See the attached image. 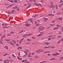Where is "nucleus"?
<instances>
[{
    "mask_svg": "<svg viewBox=\"0 0 63 63\" xmlns=\"http://www.w3.org/2000/svg\"><path fill=\"white\" fill-rule=\"evenodd\" d=\"M50 38L51 39H54V38H56V36H55V35H53L52 36H51L50 37Z\"/></svg>",
    "mask_w": 63,
    "mask_h": 63,
    "instance_id": "1",
    "label": "nucleus"
},
{
    "mask_svg": "<svg viewBox=\"0 0 63 63\" xmlns=\"http://www.w3.org/2000/svg\"><path fill=\"white\" fill-rule=\"evenodd\" d=\"M9 43L10 44H11V45H12V46H13V47H14V44H13L12 42H10Z\"/></svg>",
    "mask_w": 63,
    "mask_h": 63,
    "instance_id": "2",
    "label": "nucleus"
},
{
    "mask_svg": "<svg viewBox=\"0 0 63 63\" xmlns=\"http://www.w3.org/2000/svg\"><path fill=\"white\" fill-rule=\"evenodd\" d=\"M27 23V24H26L25 25L26 26H27L28 27H29V24H28V23Z\"/></svg>",
    "mask_w": 63,
    "mask_h": 63,
    "instance_id": "3",
    "label": "nucleus"
},
{
    "mask_svg": "<svg viewBox=\"0 0 63 63\" xmlns=\"http://www.w3.org/2000/svg\"><path fill=\"white\" fill-rule=\"evenodd\" d=\"M38 16V14H35L32 16V17H35V16Z\"/></svg>",
    "mask_w": 63,
    "mask_h": 63,
    "instance_id": "4",
    "label": "nucleus"
},
{
    "mask_svg": "<svg viewBox=\"0 0 63 63\" xmlns=\"http://www.w3.org/2000/svg\"><path fill=\"white\" fill-rule=\"evenodd\" d=\"M4 48L6 49H8V47L7 46H5L4 47Z\"/></svg>",
    "mask_w": 63,
    "mask_h": 63,
    "instance_id": "5",
    "label": "nucleus"
},
{
    "mask_svg": "<svg viewBox=\"0 0 63 63\" xmlns=\"http://www.w3.org/2000/svg\"><path fill=\"white\" fill-rule=\"evenodd\" d=\"M5 37H6V36L5 35H3V36H2L1 39H2L4 38H5Z\"/></svg>",
    "mask_w": 63,
    "mask_h": 63,
    "instance_id": "6",
    "label": "nucleus"
},
{
    "mask_svg": "<svg viewBox=\"0 0 63 63\" xmlns=\"http://www.w3.org/2000/svg\"><path fill=\"white\" fill-rule=\"evenodd\" d=\"M27 41H28V42H30V41H32V39H28L27 40Z\"/></svg>",
    "mask_w": 63,
    "mask_h": 63,
    "instance_id": "7",
    "label": "nucleus"
},
{
    "mask_svg": "<svg viewBox=\"0 0 63 63\" xmlns=\"http://www.w3.org/2000/svg\"><path fill=\"white\" fill-rule=\"evenodd\" d=\"M40 51H41V49H40L38 50H37L36 51V53H38V52H40Z\"/></svg>",
    "mask_w": 63,
    "mask_h": 63,
    "instance_id": "8",
    "label": "nucleus"
},
{
    "mask_svg": "<svg viewBox=\"0 0 63 63\" xmlns=\"http://www.w3.org/2000/svg\"><path fill=\"white\" fill-rule=\"evenodd\" d=\"M8 1L11 2V3H14V0H8Z\"/></svg>",
    "mask_w": 63,
    "mask_h": 63,
    "instance_id": "9",
    "label": "nucleus"
},
{
    "mask_svg": "<svg viewBox=\"0 0 63 63\" xmlns=\"http://www.w3.org/2000/svg\"><path fill=\"white\" fill-rule=\"evenodd\" d=\"M42 34H40L37 35V36H38V37H40V36H42Z\"/></svg>",
    "mask_w": 63,
    "mask_h": 63,
    "instance_id": "10",
    "label": "nucleus"
},
{
    "mask_svg": "<svg viewBox=\"0 0 63 63\" xmlns=\"http://www.w3.org/2000/svg\"><path fill=\"white\" fill-rule=\"evenodd\" d=\"M58 27H56L53 30H55L56 29H58Z\"/></svg>",
    "mask_w": 63,
    "mask_h": 63,
    "instance_id": "11",
    "label": "nucleus"
},
{
    "mask_svg": "<svg viewBox=\"0 0 63 63\" xmlns=\"http://www.w3.org/2000/svg\"><path fill=\"white\" fill-rule=\"evenodd\" d=\"M58 19H59V20H62V18H58Z\"/></svg>",
    "mask_w": 63,
    "mask_h": 63,
    "instance_id": "12",
    "label": "nucleus"
},
{
    "mask_svg": "<svg viewBox=\"0 0 63 63\" xmlns=\"http://www.w3.org/2000/svg\"><path fill=\"white\" fill-rule=\"evenodd\" d=\"M19 49H22V48L21 47H19L17 49H18V50H19Z\"/></svg>",
    "mask_w": 63,
    "mask_h": 63,
    "instance_id": "13",
    "label": "nucleus"
},
{
    "mask_svg": "<svg viewBox=\"0 0 63 63\" xmlns=\"http://www.w3.org/2000/svg\"><path fill=\"white\" fill-rule=\"evenodd\" d=\"M15 12V10H13L12 11H11V13H14Z\"/></svg>",
    "mask_w": 63,
    "mask_h": 63,
    "instance_id": "14",
    "label": "nucleus"
},
{
    "mask_svg": "<svg viewBox=\"0 0 63 63\" xmlns=\"http://www.w3.org/2000/svg\"><path fill=\"white\" fill-rule=\"evenodd\" d=\"M13 6V4H11L9 6H8V7H9V8H10L11 7H12V6Z\"/></svg>",
    "mask_w": 63,
    "mask_h": 63,
    "instance_id": "15",
    "label": "nucleus"
},
{
    "mask_svg": "<svg viewBox=\"0 0 63 63\" xmlns=\"http://www.w3.org/2000/svg\"><path fill=\"white\" fill-rule=\"evenodd\" d=\"M3 4H4V5H6V6H8V5H9V4H7L5 3H4Z\"/></svg>",
    "mask_w": 63,
    "mask_h": 63,
    "instance_id": "16",
    "label": "nucleus"
},
{
    "mask_svg": "<svg viewBox=\"0 0 63 63\" xmlns=\"http://www.w3.org/2000/svg\"><path fill=\"white\" fill-rule=\"evenodd\" d=\"M6 41H11V40H10V39H6Z\"/></svg>",
    "mask_w": 63,
    "mask_h": 63,
    "instance_id": "17",
    "label": "nucleus"
},
{
    "mask_svg": "<svg viewBox=\"0 0 63 63\" xmlns=\"http://www.w3.org/2000/svg\"><path fill=\"white\" fill-rule=\"evenodd\" d=\"M23 32V30H21L19 32L20 33H22V32Z\"/></svg>",
    "mask_w": 63,
    "mask_h": 63,
    "instance_id": "18",
    "label": "nucleus"
},
{
    "mask_svg": "<svg viewBox=\"0 0 63 63\" xmlns=\"http://www.w3.org/2000/svg\"><path fill=\"white\" fill-rule=\"evenodd\" d=\"M63 59V57H61L60 59V60H62V59Z\"/></svg>",
    "mask_w": 63,
    "mask_h": 63,
    "instance_id": "19",
    "label": "nucleus"
},
{
    "mask_svg": "<svg viewBox=\"0 0 63 63\" xmlns=\"http://www.w3.org/2000/svg\"><path fill=\"white\" fill-rule=\"evenodd\" d=\"M44 19H45V21H47V19H48V18H45Z\"/></svg>",
    "mask_w": 63,
    "mask_h": 63,
    "instance_id": "20",
    "label": "nucleus"
},
{
    "mask_svg": "<svg viewBox=\"0 0 63 63\" xmlns=\"http://www.w3.org/2000/svg\"><path fill=\"white\" fill-rule=\"evenodd\" d=\"M41 34H44V32H42L41 31L40 32Z\"/></svg>",
    "mask_w": 63,
    "mask_h": 63,
    "instance_id": "21",
    "label": "nucleus"
},
{
    "mask_svg": "<svg viewBox=\"0 0 63 63\" xmlns=\"http://www.w3.org/2000/svg\"><path fill=\"white\" fill-rule=\"evenodd\" d=\"M26 51L27 52H29V51L28 50V49H26Z\"/></svg>",
    "mask_w": 63,
    "mask_h": 63,
    "instance_id": "22",
    "label": "nucleus"
},
{
    "mask_svg": "<svg viewBox=\"0 0 63 63\" xmlns=\"http://www.w3.org/2000/svg\"><path fill=\"white\" fill-rule=\"evenodd\" d=\"M55 58H52L50 60V61H52V60H55Z\"/></svg>",
    "mask_w": 63,
    "mask_h": 63,
    "instance_id": "23",
    "label": "nucleus"
},
{
    "mask_svg": "<svg viewBox=\"0 0 63 63\" xmlns=\"http://www.w3.org/2000/svg\"><path fill=\"white\" fill-rule=\"evenodd\" d=\"M11 34L8 33L7 34V36H11Z\"/></svg>",
    "mask_w": 63,
    "mask_h": 63,
    "instance_id": "24",
    "label": "nucleus"
},
{
    "mask_svg": "<svg viewBox=\"0 0 63 63\" xmlns=\"http://www.w3.org/2000/svg\"><path fill=\"white\" fill-rule=\"evenodd\" d=\"M9 28V27H3V28H5V29H6V28Z\"/></svg>",
    "mask_w": 63,
    "mask_h": 63,
    "instance_id": "25",
    "label": "nucleus"
},
{
    "mask_svg": "<svg viewBox=\"0 0 63 63\" xmlns=\"http://www.w3.org/2000/svg\"><path fill=\"white\" fill-rule=\"evenodd\" d=\"M45 44H46V45H49V43H48V42H46L45 43Z\"/></svg>",
    "mask_w": 63,
    "mask_h": 63,
    "instance_id": "26",
    "label": "nucleus"
},
{
    "mask_svg": "<svg viewBox=\"0 0 63 63\" xmlns=\"http://www.w3.org/2000/svg\"><path fill=\"white\" fill-rule=\"evenodd\" d=\"M53 56H56V54L53 53L52 54Z\"/></svg>",
    "mask_w": 63,
    "mask_h": 63,
    "instance_id": "27",
    "label": "nucleus"
},
{
    "mask_svg": "<svg viewBox=\"0 0 63 63\" xmlns=\"http://www.w3.org/2000/svg\"><path fill=\"white\" fill-rule=\"evenodd\" d=\"M59 54L58 53H56V55H59Z\"/></svg>",
    "mask_w": 63,
    "mask_h": 63,
    "instance_id": "28",
    "label": "nucleus"
},
{
    "mask_svg": "<svg viewBox=\"0 0 63 63\" xmlns=\"http://www.w3.org/2000/svg\"><path fill=\"white\" fill-rule=\"evenodd\" d=\"M49 52H50L47 51V52H44V53H49Z\"/></svg>",
    "mask_w": 63,
    "mask_h": 63,
    "instance_id": "29",
    "label": "nucleus"
},
{
    "mask_svg": "<svg viewBox=\"0 0 63 63\" xmlns=\"http://www.w3.org/2000/svg\"><path fill=\"white\" fill-rule=\"evenodd\" d=\"M31 5H29L28 6V7H27V9H28V8H30V7H31Z\"/></svg>",
    "mask_w": 63,
    "mask_h": 63,
    "instance_id": "30",
    "label": "nucleus"
},
{
    "mask_svg": "<svg viewBox=\"0 0 63 63\" xmlns=\"http://www.w3.org/2000/svg\"><path fill=\"white\" fill-rule=\"evenodd\" d=\"M14 2H15V3H17V0H14Z\"/></svg>",
    "mask_w": 63,
    "mask_h": 63,
    "instance_id": "31",
    "label": "nucleus"
},
{
    "mask_svg": "<svg viewBox=\"0 0 63 63\" xmlns=\"http://www.w3.org/2000/svg\"><path fill=\"white\" fill-rule=\"evenodd\" d=\"M7 63V61L6 60H5L4 61V63Z\"/></svg>",
    "mask_w": 63,
    "mask_h": 63,
    "instance_id": "32",
    "label": "nucleus"
},
{
    "mask_svg": "<svg viewBox=\"0 0 63 63\" xmlns=\"http://www.w3.org/2000/svg\"><path fill=\"white\" fill-rule=\"evenodd\" d=\"M44 62H46V61H44L43 62H40V63H44Z\"/></svg>",
    "mask_w": 63,
    "mask_h": 63,
    "instance_id": "33",
    "label": "nucleus"
},
{
    "mask_svg": "<svg viewBox=\"0 0 63 63\" xmlns=\"http://www.w3.org/2000/svg\"><path fill=\"white\" fill-rule=\"evenodd\" d=\"M18 59H19V60H21L22 59V58H19Z\"/></svg>",
    "mask_w": 63,
    "mask_h": 63,
    "instance_id": "34",
    "label": "nucleus"
},
{
    "mask_svg": "<svg viewBox=\"0 0 63 63\" xmlns=\"http://www.w3.org/2000/svg\"><path fill=\"white\" fill-rule=\"evenodd\" d=\"M24 53L26 54V55H27V52L26 51H24Z\"/></svg>",
    "mask_w": 63,
    "mask_h": 63,
    "instance_id": "35",
    "label": "nucleus"
},
{
    "mask_svg": "<svg viewBox=\"0 0 63 63\" xmlns=\"http://www.w3.org/2000/svg\"><path fill=\"white\" fill-rule=\"evenodd\" d=\"M6 55H8V54H7V53H6L4 55V56H5Z\"/></svg>",
    "mask_w": 63,
    "mask_h": 63,
    "instance_id": "36",
    "label": "nucleus"
},
{
    "mask_svg": "<svg viewBox=\"0 0 63 63\" xmlns=\"http://www.w3.org/2000/svg\"><path fill=\"white\" fill-rule=\"evenodd\" d=\"M11 34H14V32H10Z\"/></svg>",
    "mask_w": 63,
    "mask_h": 63,
    "instance_id": "37",
    "label": "nucleus"
},
{
    "mask_svg": "<svg viewBox=\"0 0 63 63\" xmlns=\"http://www.w3.org/2000/svg\"><path fill=\"white\" fill-rule=\"evenodd\" d=\"M15 7H16V9L17 10V9H18V7L15 6Z\"/></svg>",
    "mask_w": 63,
    "mask_h": 63,
    "instance_id": "38",
    "label": "nucleus"
},
{
    "mask_svg": "<svg viewBox=\"0 0 63 63\" xmlns=\"http://www.w3.org/2000/svg\"><path fill=\"white\" fill-rule=\"evenodd\" d=\"M50 25H51V26H54V25H55V24H53L52 25L50 24Z\"/></svg>",
    "mask_w": 63,
    "mask_h": 63,
    "instance_id": "39",
    "label": "nucleus"
},
{
    "mask_svg": "<svg viewBox=\"0 0 63 63\" xmlns=\"http://www.w3.org/2000/svg\"><path fill=\"white\" fill-rule=\"evenodd\" d=\"M8 62H9L10 61V60L8 59H7L6 60Z\"/></svg>",
    "mask_w": 63,
    "mask_h": 63,
    "instance_id": "40",
    "label": "nucleus"
},
{
    "mask_svg": "<svg viewBox=\"0 0 63 63\" xmlns=\"http://www.w3.org/2000/svg\"><path fill=\"white\" fill-rule=\"evenodd\" d=\"M30 1L31 2H32L33 0H30Z\"/></svg>",
    "mask_w": 63,
    "mask_h": 63,
    "instance_id": "41",
    "label": "nucleus"
},
{
    "mask_svg": "<svg viewBox=\"0 0 63 63\" xmlns=\"http://www.w3.org/2000/svg\"><path fill=\"white\" fill-rule=\"evenodd\" d=\"M36 3H34L33 4V5H36Z\"/></svg>",
    "mask_w": 63,
    "mask_h": 63,
    "instance_id": "42",
    "label": "nucleus"
},
{
    "mask_svg": "<svg viewBox=\"0 0 63 63\" xmlns=\"http://www.w3.org/2000/svg\"><path fill=\"white\" fill-rule=\"evenodd\" d=\"M61 4H60L59 6V8H61Z\"/></svg>",
    "mask_w": 63,
    "mask_h": 63,
    "instance_id": "43",
    "label": "nucleus"
},
{
    "mask_svg": "<svg viewBox=\"0 0 63 63\" xmlns=\"http://www.w3.org/2000/svg\"><path fill=\"white\" fill-rule=\"evenodd\" d=\"M60 42H61V41H58V44H60Z\"/></svg>",
    "mask_w": 63,
    "mask_h": 63,
    "instance_id": "44",
    "label": "nucleus"
},
{
    "mask_svg": "<svg viewBox=\"0 0 63 63\" xmlns=\"http://www.w3.org/2000/svg\"><path fill=\"white\" fill-rule=\"evenodd\" d=\"M33 0L34 2V3H35V2H36V0Z\"/></svg>",
    "mask_w": 63,
    "mask_h": 63,
    "instance_id": "45",
    "label": "nucleus"
},
{
    "mask_svg": "<svg viewBox=\"0 0 63 63\" xmlns=\"http://www.w3.org/2000/svg\"><path fill=\"white\" fill-rule=\"evenodd\" d=\"M13 42L14 43V44H16V41H13Z\"/></svg>",
    "mask_w": 63,
    "mask_h": 63,
    "instance_id": "46",
    "label": "nucleus"
},
{
    "mask_svg": "<svg viewBox=\"0 0 63 63\" xmlns=\"http://www.w3.org/2000/svg\"><path fill=\"white\" fill-rule=\"evenodd\" d=\"M50 3L51 4L52 6V5H53V3L52 2H51Z\"/></svg>",
    "mask_w": 63,
    "mask_h": 63,
    "instance_id": "47",
    "label": "nucleus"
},
{
    "mask_svg": "<svg viewBox=\"0 0 63 63\" xmlns=\"http://www.w3.org/2000/svg\"><path fill=\"white\" fill-rule=\"evenodd\" d=\"M26 44H30V43L28 42V43H26Z\"/></svg>",
    "mask_w": 63,
    "mask_h": 63,
    "instance_id": "48",
    "label": "nucleus"
},
{
    "mask_svg": "<svg viewBox=\"0 0 63 63\" xmlns=\"http://www.w3.org/2000/svg\"><path fill=\"white\" fill-rule=\"evenodd\" d=\"M40 51V52H43V51H44V50Z\"/></svg>",
    "mask_w": 63,
    "mask_h": 63,
    "instance_id": "49",
    "label": "nucleus"
},
{
    "mask_svg": "<svg viewBox=\"0 0 63 63\" xmlns=\"http://www.w3.org/2000/svg\"><path fill=\"white\" fill-rule=\"evenodd\" d=\"M16 9V6H15L14 7H13V9Z\"/></svg>",
    "mask_w": 63,
    "mask_h": 63,
    "instance_id": "50",
    "label": "nucleus"
},
{
    "mask_svg": "<svg viewBox=\"0 0 63 63\" xmlns=\"http://www.w3.org/2000/svg\"><path fill=\"white\" fill-rule=\"evenodd\" d=\"M0 43L1 44H3V42H2V41H0Z\"/></svg>",
    "mask_w": 63,
    "mask_h": 63,
    "instance_id": "51",
    "label": "nucleus"
},
{
    "mask_svg": "<svg viewBox=\"0 0 63 63\" xmlns=\"http://www.w3.org/2000/svg\"><path fill=\"white\" fill-rule=\"evenodd\" d=\"M27 55H26V54L25 55H24L23 56V57H25Z\"/></svg>",
    "mask_w": 63,
    "mask_h": 63,
    "instance_id": "52",
    "label": "nucleus"
},
{
    "mask_svg": "<svg viewBox=\"0 0 63 63\" xmlns=\"http://www.w3.org/2000/svg\"><path fill=\"white\" fill-rule=\"evenodd\" d=\"M59 34H61V32H60L59 33Z\"/></svg>",
    "mask_w": 63,
    "mask_h": 63,
    "instance_id": "53",
    "label": "nucleus"
},
{
    "mask_svg": "<svg viewBox=\"0 0 63 63\" xmlns=\"http://www.w3.org/2000/svg\"><path fill=\"white\" fill-rule=\"evenodd\" d=\"M23 39H24V38H22V39H21L20 40L21 41H22L23 40Z\"/></svg>",
    "mask_w": 63,
    "mask_h": 63,
    "instance_id": "54",
    "label": "nucleus"
},
{
    "mask_svg": "<svg viewBox=\"0 0 63 63\" xmlns=\"http://www.w3.org/2000/svg\"><path fill=\"white\" fill-rule=\"evenodd\" d=\"M32 38L33 39H35V37H32Z\"/></svg>",
    "mask_w": 63,
    "mask_h": 63,
    "instance_id": "55",
    "label": "nucleus"
},
{
    "mask_svg": "<svg viewBox=\"0 0 63 63\" xmlns=\"http://www.w3.org/2000/svg\"><path fill=\"white\" fill-rule=\"evenodd\" d=\"M51 48H54V47H51Z\"/></svg>",
    "mask_w": 63,
    "mask_h": 63,
    "instance_id": "56",
    "label": "nucleus"
},
{
    "mask_svg": "<svg viewBox=\"0 0 63 63\" xmlns=\"http://www.w3.org/2000/svg\"><path fill=\"white\" fill-rule=\"evenodd\" d=\"M17 11L18 12H19V11H19V8H18L17 9Z\"/></svg>",
    "mask_w": 63,
    "mask_h": 63,
    "instance_id": "57",
    "label": "nucleus"
},
{
    "mask_svg": "<svg viewBox=\"0 0 63 63\" xmlns=\"http://www.w3.org/2000/svg\"><path fill=\"white\" fill-rule=\"evenodd\" d=\"M22 42V41H21V40H20L19 41V43H21Z\"/></svg>",
    "mask_w": 63,
    "mask_h": 63,
    "instance_id": "58",
    "label": "nucleus"
},
{
    "mask_svg": "<svg viewBox=\"0 0 63 63\" xmlns=\"http://www.w3.org/2000/svg\"><path fill=\"white\" fill-rule=\"evenodd\" d=\"M7 13L8 14H10V12H8Z\"/></svg>",
    "mask_w": 63,
    "mask_h": 63,
    "instance_id": "59",
    "label": "nucleus"
},
{
    "mask_svg": "<svg viewBox=\"0 0 63 63\" xmlns=\"http://www.w3.org/2000/svg\"><path fill=\"white\" fill-rule=\"evenodd\" d=\"M25 36H28V35H27V34H25Z\"/></svg>",
    "mask_w": 63,
    "mask_h": 63,
    "instance_id": "60",
    "label": "nucleus"
},
{
    "mask_svg": "<svg viewBox=\"0 0 63 63\" xmlns=\"http://www.w3.org/2000/svg\"><path fill=\"white\" fill-rule=\"evenodd\" d=\"M41 2L42 3H43L44 2V0H41Z\"/></svg>",
    "mask_w": 63,
    "mask_h": 63,
    "instance_id": "61",
    "label": "nucleus"
},
{
    "mask_svg": "<svg viewBox=\"0 0 63 63\" xmlns=\"http://www.w3.org/2000/svg\"><path fill=\"white\" fill-rule=\"evenodd\" d=\"M35 54V53H32V55H33V54Z\"/></svg>",
    "mask_w": 63,
    "mask_h": 63,
    "instance_id": "62",
    "label": "nucleus"
},
{
    "mask_svg": "<svg viewBox=\"0 0 63 63\" xmlns=\"http://www.w3.org/2000/svg\"><path fill=\"white\" fill-rule=\"evenodd\" d=\"M51 16H54V15H53L52 14H51Z\"/></svg>",
    "mask_w": 63,
    "mask_h": 63,
    "instance_id": "63",
    "label": "nucleus"
},
{
    "mask_svg": "<svg viewBox=\"0 0 63 63\" xmlns=\"http://www.w3.org/2000/svg\"><path fill=\"white\" fill-rule=\"evenodd\" d=\"M16 45L17 46H18V45H18V44H16Z\"/></svg>",
    "mask_w": 63,
    "mask_h": 63,
    "instance_id": "64",
    "label": "nucleus"
}]
</instances>
